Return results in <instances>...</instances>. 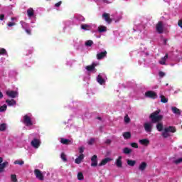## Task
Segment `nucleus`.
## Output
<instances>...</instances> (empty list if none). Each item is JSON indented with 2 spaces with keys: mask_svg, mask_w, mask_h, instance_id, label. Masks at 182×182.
<instances>
[{
  "mask_svg": "<svg viewBox=\"0 0 182 182\" xmlns=\"http://www.w3.org/2000/svg\"><path fill=\"white\" fill-rule=\"evenodd\" d=\"M160 112H161V110L157 109L150 114L149 119L151 123H159V122L163 120V115L160 114Z\"/></svg>",
  "mask_w": 182,
  "mask_h": 182,
  "instance_id": "obj_1",
  "label": "nucleus"
},
{
  "mask_svg": "<svg viewBox=\"0 0 182 182\" xmlns=\"http://www.w3.org/2000/svg\"><path fill=\"white\" fill-rule=\"evenodd\" d=\"M176 127L169 126L168 127H165L161 134V136L164 139H167V137H170L169 133H176Z\"/></svg>",
  "mask_w": 182,
  "mask_h": 182,
  "instance_id": "obj_2",
  "label": "nucleus"
},
{
  "mask_svg": "<svg viewBox=\"0 0 182 182\" xmlns=\"http://www.w3.org/2000/svg\"><path fill=\"white\" fill-rule=\"evenodd\" d=\"M23 123L27 127L33 126V122H32L31 117L28 116V114L23 117Z\"/></svg>",
  "mask_w": 182,
  "mask_h": 182,
  "instance_id": "obj_3",
  "label": "nucleus"
},
{
  "mask_svg": "<svg viewBox=\"0 0 182 182\" xmlns=\"http://www.w3.org/2000/svg\"><path fill=\"white\" fill-rule=\"evenodd\" d=\"M156 32L158 33H163L164 32V25L163 24V21H159L156 26Z\"/></svg>",
  "mask_w": 182,
  "mask_h": 182,
  "instance_id": "obj_4",
  "label": "nucleus"
},
{
  "mask_svg": "<svg viewBox=\"0 0 182 182\" xmlns=\"http://www.w3.org/2000/svg\"><path fill=\"white\" fill-rule=\"evenodd\" d=\"M146 97H149V99H157V93H156L154 91H147L145 93Z\"/></svg>",
  "mask_w": 182,
  "mask_h": 182,
  "instance_id": "obj_5",
  "label": "nucleus"
},
{
  "mask_svg": "<svg viewBox=\"0 0 182 182\" xmlns=\"http://www.w3.org/2000/svg\"><path fill=\"white\" fill-rule=\"evenodd\" d=\"M8 164V161L4 162V158L0 156V173H4V170Z\"/></svg>",
  "mask_w": 182,
  "mask_h": 182,
  "instance_id": "obj_6",
  "label": "nucleus"
},
{
  "mask_svg": "<svg viewBox=\"0 0 182 182\" xmlns=\"http://www.w3.org/2000/svg\"><path fill=\"white\" fill-rule=\"evenodd\" d=\"M31 144L32 147H34V149H39V146H41V140L38 139L34 138L31 142Z\"/></svg>",
  "mask_w": 182,
  "mask_h": 182,
  "instance_id": "obj_7",
  "label": "nucleus"
},
{
  "mask_svg": "<svg viewBox=\"0 0 182 182\" xmlns=\"http://www.w3.org/2000/svg\"><path fill=\"white\" fill-rule=\"evenodd\" d=\"M34 173L36 177V178H38L41 181H43L44 178H43V174L42 173V171L39 169H35L34 170Z\"/></svg>",
  "mask_w": 182,
  "mask_h": 182,
  "instance_id": "obj_8",
  "label": "nucleus"
},
{
  "mask_svg": "<svg viewBox=\"0 0 182 182\" xmlns=\"http://www.w3.org/2000/svg\"><path fill=\"white\" fill-rule=\"evenodd\" d=\"M144 129L146 133H151L153 125L149 122H146L144 124Z\"/></svg>",
  "mask_w": 182,
  "mask_h": 182,
  "instance_id": "obj_9",
  "label": "nucleus"
},
{
  "mask_svg": "<svg viewBox=\"0 0 182 182\" xmlns=\"http://www.w3.org/2000/svg\"><path fill=\"white\" fill-rule=\"evenodd\" d=\"M6 95H7L9 97H11V99H15L18 96V92L14 90L6 91Z\"/></svg>",
  "mask_w": 182,
  "mask_h": 182,
  "instance_id": "obj_10",
  "label": "nucleus"
},
{
  "mask_svg": "<svg viewBox=\"0 0 182 182\" xmlns=\"http://www.w3.org/2000/svg\"><path fill=\"white\" fill-rule=\"evenodd\" d=\"M102 18H104L105 21L108 23H112V21H113L112 18H110V14L108 13H104L102 14Z\"/></svg>",
  "mask_w": 182,
  "mask_h": 182,
  "instance_id": "obj_11",
  "label": "nucleus"
},
{
  "mask_svg": "<svg viewBox=\"0 0 182 182\" xmlns=\"http://www.w3.org/2000/svg\"><path fill=\"white\" fill-rule=\"evenodd\" d=\"M91 166L92 167H97V156L94 155L91 158Z\"/></svg>",
  "mask_w": 182,
  "mask_h": 182,
  "instance_id": "obj_12",
  "label": "nucleus"
},
{
  "mask_svg": "<svg viewBox=\"0 0 182 182\" xmlns=\"http://www.w3.org/2000/svg\"><path fill=\"white\" fill-rule=\"evenodd\" d=\"M109 161H112V159L110 158H105L101 161V162L98 164L100 167H102V166H106L109 163Z\"/></svg>",
  "mask_w": 182,
  "mask_h": 182,
  "instance_id": "obj_13",
  "label": "nucleus"
},
{
  "mask_svg": "<svg viewBox=\"0 0 182 182\" xmlns=\"http://www.w3.org/2000/svg\"><path fill=\"white\" fill-rule=\"evenodd\" d=\"M106 55H107V51H103L100 53H97V59H98V60H100L103 59V58H106Z\"/></svg>",
  "mask_w": 182,
  "mask_h": 182,
  "instance_id": "obj_14",
  "label": "nucleus"
},
{
  "mask_svg": "<svg viewBox=\"0 0 182 182\" xmlns=\"http://www.w3.org/2000/svg\"><path fill=\"white\" fill-rule=\"evenodd\" d=\"M122 159H123V157L122 156H119L118 157V159H117V161H116V166L119 168H121V167H122V166H123V162H122Z\"/></svg>",
  "mask_w": 182,
  "mask_h": 182,
  "instance_id": "obj_15",
  "label": "nucleus"
},
{
  "mask_svg": "<svg viewBox=\"0 0 182 182\" xmlns=\"http://www.w3.org/2000/svg\"><path fill=\"white\" fill-rule=\"evenodd\" d=\"M83 159H85V155L83 154H81L75 160V163L76 164H80V163H82V160H83Z\"/></svg>",
  "mask_w": 182,
  "mask_h": 182,
  "instance_id": "obj_16",
  "label": "nucleus"
},
{
  "mask_svg": "<svg viewBox=\"0 0 182 182\" xmlns=\"http://www.w3.org/2000/svg\"><path fill=\"white\" fill-rule=\"evenodd\" d=\"M147 168V163L141 162L139 166V171H144Z\"/></svg>",
  "mask_w": 182,
  "mask_h": 182,
  "instance_id": "obj_17",
  "label": "nucleus"
},
{
  "mask_svg": "<svg viewBox=\"0 0 182 182\" xmlns=\"http://www.w3.org/2000/svg\"><path fill=\"white\" fill-rule=\"evenodd\" d=\"M96 66H97V64H96V63H92L91 65L86 67V70L88 72H92V70H95V68H96Z\"/></svg>",
  "mask_w": 182,
  "mask_h": 182,
  "instance_id": "obj_18",
  "label": "nucleus"
},
{
  "mask_svg": "<svg viewBox=\"0 0 182 182\" xmlns=\"http://www.w3.org/2000/svg\"><path fill=\"white\" fill-rule=\"evenodd\" d=\"M97 82H98L100 85H105V83H106V81L105 80V79H103V77L100 75H97Z\"/></svg>",
  "mask_w": 182,
  "mask_h": 182,
  "instance_id": "obj_19",
  "label": "nucleus"
},
{
  "mask_svg": "<svg viewBox=\"0 0 182 182\" xmlns=\"http://www.w3.org/2000/svg\"><path fill=\"white\" fill-rule=\"evenodd\" d=\"M60 143H62V144H65L66 146H68L69 144H72V141L68 139L61 138Z\"/></svg>",
  "mask_w": 182,
  "mask_h": 182,
  "instance_id": "obj_20",
  "label": "nucleus"
},
{
  "mask_svg": "<svg viewBox=\"0 0 182 182\" xmlns=\"http://www.w3.org/2000/svg\"><path fill=\"white\" fill-rule=\"evenodd\" d=\"M168 59V54L166 53L164 58H161V60H159V64L160 65H166V60Z\"/></svg>",
  "mask_w": 182,
  "mask_h": 182,
  "instance_id": "obj_21",
  "label": "nucleus"
},
{
  "mask_svg": "<svg viewBox=\"0 0 182 182\" xmlns=\"http://www.w3.org/2000/svg\"><path fill=\"white\" fill-rule=\"evenodd\" d=\"M6 103H7L8 106H16V100H6Z\"/></svg>",
  "mask_w": 182,
  "mask_h": 182,
  "instance_id": "obj_22",
  "label": "nucleus"
},
{
  "mask_svg": "<svg viewBox=\"0 0 182 182\" xmlns=\"http://www.w3.org/2000/svg\"><path fill=\"white\" fill-rule=\"evenodd\" d=\"M139 143L143 146H149V144H150V141L147 139H140Z\"/></svg>",
  "mask_w": 182,
  "mask_h": 182,
  "instance_id": "obj_23",
  "label": "nucleus"
},
{
  "mask_svg": "<svg viewBox=\"0 0 182 182\" xmlns=\"http://www.w3.org/2000/svg\"><path fill=\"white\" fill-rule=\"evenodd\" d=\"M156 129L158 132H163L164 130V127H163V122H156Z\"/></svg>",
  "mask_w": 182,
  "mask_h": 182,
  "instance_id": "obj_24",
  "label": "nucleus"
},
{
  "mask_svg": "<svg viewBox=\"0 0 182 182\" xmlns=\"http://www.w3.org/2000/svg\"><path fill=\"white\" fill-rule=\"evenodd\" d=\"M33 14H34L33 9L29 8V9L27 10V15H28V18H32V16H33Z\"/></svg>",
  "mask_w": 182,
  "mask_h": 182,
  "instance_id": "obj_25",
  "label": "nucleus"
},
{
  "mask_svg": "<svg viewBox=\"0 0 182 182\" xmlns=\"http://www.w3.org/2000/svg\"><path fill=\"white\" fill-rule=\"evenodd\" d=\"M127 163L128 166H130L131 167H134V166H136L135 160L127 159Z\"/></svg>",
  "mask_w": 182,
  "mask_h": 182,
  "instance_id": "obj_26",
  "label": "nucleus"
},
{
  "mask_svg": "<svg viewBox=\"0 0 182 182\" xmlns=\"http://www.w3.org/2000/svg\"><path fill=\"white\" fill-rule=\"evenodd\" d=\"M124 139H125V140H127L129 139H130V137H132V134L129 132H124L123 134H122Z\"/></svg>",
  "mask_w": 182,
  "mask_h": 182,
  "instance_id": "obj_27",
  "label": "nucleus"
},
{
  "mask_svg": "<svg viewBox=\"0 0 182 182\" xmlns=\"http://www.w3.org/2000/svg\"><path fill=\"white\" fill-rule=\"evenodd\" d=\"M106 31H107V27L105 26H100L98 27V31L102 33L103 32H106Z\"/></svg>",
  "mask_w": 182,
  "mask_h": 182,
  "instance_id": "obj_28",
  "label": "nucleus"
},
{
  "mask_svg": "<svg viewBox=\"0 0 182 182\" xmlns=\"http://www.w3.org/2000/svg\"><path fill=\"white\" fill-rule=\"evenodd\" d=\"M172 112L175 114H181V112H180V109L177 108L176 107H172Z\"/></svg>",
  "mask_w": 182,
  "mask_h": 182,
  "instance_id": "obj_29",
  "label": "nucleus"
},
{
  "mask_svg": "<svg viewBox=\"0 0 182 182\" xmlns=\"http://www.w3.org/2000/svg\"><path fill=\"white\" fill-rule=\"evenodd\" d=\"M160 99L161 103H167L168 102V98H166L163 95H160Z\"/></svg>",
  "mask_w": 182,
  "mask_h": 182,
  "instance_id": "obj_30",
  "label": "nucleus"
},
{
  "mask_svg": "<svg viewBox=\"0 0 182 182\" xmlns=\"http://www.w3.org/2000/svg\"><path fill=\"white\" fill-rule=\"evenodd\" d=\"M81 29H83L84 31H90V26L88 24H82Z\"/></svg>",
  "mask_w": 182,
  "mask_h": 182,
  "instance_id": "obj_31",
  "label": "nucleus"
},
{
  "mask_svg": "<svg viewBox=\"0 0 182 182\" xmlns=\"http://www.w3.org/2000/svg\"><path fill=\"white\" fill-rule=\"evenodd\" d=\"M123 153L124 154H130L132 153V149L129 148L125 147L123 149Z\"/></svg>",
  "mask_w": 182,
  "mask_h": 182,
  "instance_id": "obj_32",
  "label": "nucleus"
},
{
  "mask_svg": "<svg viewBox=\"0 0 182 182\" xmlns=\"http://www.w3.org/2000/svg\"><path fill=\"white\" fill-rule=\"evenodd\" d=\"M5 130H6V124H0V132H5Z\"/></svg>",
  "mask_w": 182,
  "mask_h": 182,
  "instance_id": "obj_33",
  "label": "nucleus"
},
{
  "mask_svg": "<svg viewBox=\"0 0 182 182\" xmlns=\"http://www.w3.org/2000/svg\"><path fill=\"white\" fill-rule=\"evenodd\" d=\"M60 158L62 159L63 161L66 163L68 161V159L66 158V154H65L63 152L61 153Z\"/></svg>",
  "mask_w": 182,
  "mask_h": 182,
  "instance_id": "obj_34",
  "label": "nucleus"
},
{
  "mask_svg": "<svg viewBox=\"0 0 182 182\" xmlns=\"http://www.w3.org/2000/svg\"><path fill=\"white\" fill-rule=\"evenodd\" d=\"M6 109H8V106H6V105H4L3 106H1L0 112H6Z\"/></svg>",
  "mask_w": 182,
  "mask_h": 182,
  "instance_id": "obj_35",
  "label": "nucleus"
},
{
  "mask_svg": "<svg viewBox=\"0 0 182 182\" xmlns=\"http://www.w3.org/2000/svg\"><path fill=\"white\" fill-rule=\"evenodd\" d=\"M14 164H18L19 166H23V164H25V161L16 160L14 161Z\"/></svg>",
  "mask_w": 182,
  "mask_h": 182,
  "instance_id": "obj_36",
  "label": "nucleus"
},
{
  "mask_svg": "<svg viewBox=\"0 0 182 182\" xmlns=\"http://www.w3.org/2000/svg\"><path fill=\"white\" fill-rule=\"evenodd\" d=\"M93 45V41L88 40L85 42V46H92Z\"/></svg>",
  "mask_w": 182,
  "mask_h": 182,
  "instance_id": "obj_37",
  "label": "nucleus"
},
{
  "mask_svg": "<svg viewBox=\"0 0 182 182\" xmlns=\"http://www.w3.org/2000/svg\"><path fill=\"white\" fill-rule=\"evenodd\" d=\"M84 177H83V173L80 172L77 174V179L78 180H83Z\"/></svg>",
  "mask_w": 182,
  "mask_h": 182,
  "instance_id": "obj_38",
  "label": "nucleus"
},
{
  "mask_svg": "<svg viewBox=\"0 0 182 182\" xmlns=\"http://www.w3.org/2000/svg\"><path fill=\"white\" fill-rule=\"evenodd\" d=\"M124 122L130 123V117H129V115L127 114L124 117Z\"/></svg>",
  "mask_w": 182,
  "mask_h": 182,
  "instance_id": "obj_39",
  "label": "nucleus"
},
{
  "mask_svg": "<svg viewBox=\"0 0 182 182\" xmlns=\"http://www.w3.org/2000/svg\"><path fill=\"white\" fill-rule=\"evenodd\" d=\"M182 162V158H179L173 161L175 164H180Z\"/></svg>",
  "mask_w": 182,
  "mask_h": 182,
  "instance_id": "obj_40",
  "label": "nucleus"
},
{
  "mask_svg": "<svg viewBox=\"0 0 182 182\" xmlns=\"http://www.w3.org/2000/svg\"><path fill=\"white\" fill-rule=\"evenodd\" d=\"M132 147H134V149H139V144L136 142H133L131 144Z\"/></svg>",
  "mask_w": 182,
  "mask_h": 182,
  "instance_id": "obj_41",
  "label": "nucleus"
},
{
  "mask_svg": "<svg viewBox=\"0 0 182 182\" xmlns=\"http://www.w3.org/2000/svg\"><path fill=\"white\" fill-rule=\"evenodd\" d=\"M6 50L5 48H0V55H6Z\"/></svg>",
  "mask_w": 182,
  "mask_h": 182,
  "instance_id": "obj_42",
  "label": "nucleus"
},
{
  "mask_svg": "<svg viewBox=\"0 0 182 182\" xmlns=\"http://www.w3.org/2000/svg\"><path fill=\"white\" fill-rule=\"evenodd\" d=\"M11 181L14 182L18 181V179L16 178V175H11Z\"/></svg>",
  "mask_w": 182,
  "mask_h": 182,
  "instance_id": "obj_43",
  "label": "nucleus"
},
{
  "mask_svg": "<svg viewBox=\"0 0 182 182\" xmlns=\"http://www.w3.org/2000/svg\"><path fill=\"white\" fill-rule=\"evenodd\" d=\"M93 143H95V138H91L89 141H88V144L90 146H92V144H93Z\"/></svg>",
  "mask_w": 182,
  "mask_h": 182,
  "instance_id": "obj_44",
  "label": "nucleus"
},
{
  "mask_svg": "<svg viewBox=\"0 0 182 182\" xmlns=\"http://www.w3.org/2000/svg\"><path fill=\"white\" fill-rule=\"evenodd\" d=\"M7 25L11 28L12 26H15L16 23L15 22H9Z\"/></svg>",
  "mask_w": 182,
  "mask_h": 182,
  "instance_id": "obj_45",
  "label": "nucleus"
},
{
  "mask_svg": "<svg viewBox=\"0 0 182 182\" xmlns=\"http://www.w3.org/2000/svg\"><path fill=\"white\" fill-rule=\"evenodd\" d=\"M28 35H32V31L31 29L24 28Z\"/></svg>",
  "mask_w": 182,
  "mask_h": 182,
  "instance_id": "obj_46",
  "label": "nucleus"
},
{
  "mask_svg": "<svg viewBox=\"0 0 182 182\" xmlns=\"http://www.w3.org/2000/svg\"><path fill=\"white\" fill-rule=\"evenodd\" d=\"M159 75L161 77H164V76H166V73L163 71L159 72Z\"/></svg>",
  "mask_w": 182,
  "mask_h": 182,
  "instance_id": "obj_47",
  "label": "nucleus"
},
{
  "mask_svg": "<svg viewBox=\"0 0 182 182\" xmlns=\"http://www.w3.org/2000/svg\"><path fill=\"white\" fill-rule=\"evenodd\" d=\"M60 5H62V1H58V3H56V4H55V6L56 8H59V6H60Z\"/></svg>",
  "mask_w": 182,
  "mask_h": 182,
  "instance_id": "obj_48",
  "label": "nucleus"
},
{
  "mask_svg": "<svg viewBox=\"0 0 182 182\" xmlns=\"http://www.w3.org/2000/svg\"><path fill=\"white\" fill-rule=\"evenodd\" d=\"M79 151L81 154H82V153H83V151H85V148L83 147H80L79 148Z\"/></svg>",
  "mask_w": 182,
  "mask_h": 182,
  "instance_id": "obj_49",
  "label": "nucleus"
},
{
  "mask_svg": "<svg viewBox=\"0 0 182 182\" xmlns=\"http://www.w3.org/2000/svg\"><path fill=\"white\" fill-rule=\"evenodd\" d=\"M4 19H5V15L1 14L0 15V21H4Z\"/></svg>",
  "mask_w": 182,
  "mask_h": 182,
  "instance_id": "obj_50",
  "label": "nucleus"
},
{
  "mask_svg": "<svg viewBox=\"0 0 182 182\" xmlns=\"http://www.w3.org/2000/svg\"><path fill=\"white\" fill-rule=\"evenodd\" d=\"M178 26H180V28H181V29H182V20H179V21H178Z\"/></svg>",
  "mask_w": 182,
  "mask_h": 182,
  "instance_id": "obj_51",
  "label": "nucleus"
},
{
  "mask_svg": "<svg viewBox=\"0 0 182 182\" xmlns=\"http://www.w3.org/2000/svg\"><path fill=\"white\" fill-rule=\"evenodd\" d=\"M111 143H112V140H110V139H107L105 141V144H110Z\"/></svg>",
  "mask_w": 182,
  "mask_h": 182,
  "instance_id": "obj_52",
  "label": "nucleus"
},
{
  "mask_svg": "<svg viewBox=\"0 0 182 182\" xmlns=\"http://www.w3.org/2000/svg\"><path fill=\"white\" fill-rule=\"evenodd\" d=\"M4 97V94H2V92L0 91V99H2Z\"/></svg>",
  "mask_w": 182,
  "mask_h": 182,
  "instance_id": "obj_53",
  "label": "nucleus"
},
{
  "mask_svg": "<svg viewBox=\"0 0 182 182\" xmlns=\"http://www.w3.org/2000/svg\"><path fill=\"white\" fill-rule=\"evenodd\" d=\"M164 45H167V39H164Z\"/></svg>",
  "mask_w": 182,
  "mask_h": 182,
  "instance_id": "obj_54",
  "label": "nucleus"
},
{
  "mask_svg": "<svg viewBox=\"0 0 182 182\" xmlns=\"http://www.w3.org/2000/svg\"><path fill=\"white\" fill-rule=\"evenodd\" d=\"M98 120H102V118L100 117H97Z\"/></svg>",
  "mask_w": 182,
  "mask_h": 182,
  "instance_id": "obj_55",
  "label": "nucleus"
},
{
  "mask_svg": "<svg viewBox=\"0 0 182 182\" xmlns=\"http://www.w3.org/2000/svg\"><path fill=\"white\" fill-rule=\"evenodd\" d=\"M14 18H11V21H14Z\"/></svg>",
  "mask_w": 182,
  "mask_h": 182,
  "instance_id": "obj_56",
  "label": "nucleus"
},
{
  "mask_svg": "<svg viewBox=\"0 0 182 182\" xmlns=\"http://www.w3.org/2000/svg\"><path fill=\"white\" fill-rule=\"evenodd\" d=\"M181 128H182V125H181Z\"/></svg>",
  "mask_w": 182,
  "mask_h": 182,
  "instance_id": "obj_57",
  "label": "nucleus"
}]
</instances>
